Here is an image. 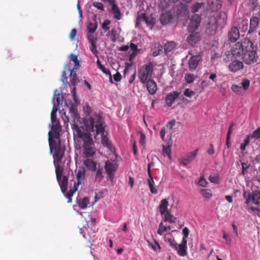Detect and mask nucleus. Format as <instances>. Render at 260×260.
Segmentation results:
<instances>
[{"label":"nucleus","mask_w":260,"mask_h":260,"mask_svg":"<svg viewBox=\"0 0 260 260\" xmlns=\"http://www.w3.org/2000/svg\"><path fill=\"white\" fill-rule=\"evenodd\" d=\"M148 245L154 251H157L158 249H160V246L159 243L156 241L154 240L153 243H151L150 242L148 241Z\"/></svg>","instance_id":"49"},{"label":"nucleus","mask_w":260,"mask_h":260,"mask_svg":"<svg viewBox=\"0 0 260 260\" xmlns=\"http://www.w3.org/2000/svg\"><path fill=\"white\" fill-rule=\"evenodd\" d=\"M85 173L86 171L84 168L78 170L76 175L77 182L75 183L74 186L78 188L79 186L82 184L85 179Z\"/></svg>","instance_id":"21"},{"label":"nucleus","mask_w":260,"mask_h":260,"mask_svg":"<svg viewBox=\"0 0 260 260\" xmlns=\"http://www.w3.org/2000/svg\"><path fill=\"white\" fill-rule=\"evenodd\" d=\"M98 22L95 16L93 21L89 22L87 24V30L89 33H93L98 28Z\"/></svg>","instance_id":"31"},{"label":"nucleus","mask_w":260,"mask_h":260,"mask_svg":"<svg viewBox=\"0 0 260 260\" xmlns=\"http://www.w3.org/2000/svg\"><path fill=\"white\" fill-rule=\"evenodd\" d=\"M169 205V202L167 199H162L160 201V205L158 206V210L161 215H164L166 213L167 211L168 207Z\"/></svg>","instance_id":"29"},{"label":"nucleus","mask_w":260,"mask_h":260,"mask_svg":"<svg viewBox=\"0 0 260 260\" xmlns=\"http://www.w3.org/2000/svg\"><path fill=\"white\" fill-rule=\"evenodd\" d=\"M164 238L165 242L168 243L172 248L175 250L177 249L178 244L176 242L174 237L172 236L171 233L167 234L165 236Z\"/></svg>","instance_id":"25"},{"label":"nucleus","mask_w":260,"mask_h":260,"mask_svg":"<svg viewBox=\"0 0 260 260\" xmlns=\"http://www.w3.org/2000/svg\"><path fill=\"white\" fill-rule=\"evenodd\" d=\"M75 127H76L75 129V134L78 138L82 139L85 135L88 134L82 131L77 125H76Z\"/></svg>","instance_id":"45"},{"label":"nucleus","mask_w":260,"mask_h":260,"mask_svg":"<svg viewBox=\"0 0 260 260\" xmlns=\"http://www.w3.org/2000/svg\"><path fill=\"white\" fill-rule=\"evenodd\" d=\"M174 15H175L177 19H181L183 17H186L187 12V7L185 5L180 4V5H176L173 7V9Z\"/></svg>","instance_id":"8"},{"label":"nucleus","mask_w":260,"mask_h":260,"mask_svg":"<svg viewBox=\"0 0 260 260\" xmlns=\"http://www.w3.org/2000/svg\"><path fill=\"white\" fill-rule=\"evenodd\" d=\"M250 138V136L247 135L246 138L244 140V142L242 143L240 146V149L242 151H243L246 150V147L249 144Z\"/></svg>","instance_id":"46"},{"label":"nucleus","mask_w":260,"mask_h":260,"mask_svg":"<svg viewBox=\"0 0 260 260\" xmlns=\"http://www.w3.org/2000/svg\"><path fill=\"white\" fill-rule=\"evenodd\" d=\"M153 71L154 64L152 61H148L141 66L138 72V76L140 82L145 84L147 80L152 77Z\"/></svg>","instance_id":"5"},{"label":"nucleus","mask_w":260,"mask_h":260,"mask_svg":"<svg viewBox=\"0 0 260 260\" xmlns=\"http://www.w3.org/2000/svg\"><path fill=\"white\" fill-rule=\"evenodd\" d=\"M204 5L203 3H197L194 4L191 7V11L192 13H196L199 11V10Z\"/></svg>","instance_id":"47"},{"label":"nucleus","mask_w":260,"mask_h":260,"mask_svg":"<svg viewBox=\"0 0 260 260\" xmlns=\"http://www.w3.org/2000/svg\"><path fill=\"white\" fill-rule=\"evenodd\" d=\"M155 45L157 46V47L158 48V50L154 51L153 52L152 55L153 56H156L160 54L159 52L161 51L162 49V46L159 44H155Z\"/></svg>","instance_id":"59"},{"label":"nucleus","mask_w":260,"mask_h":260,"mask_svg":"<svg viewBox=\"0 0 260 260\" xmlns=\"http://www.w3.org/2000/svg\"><path fill=\"white\" fill-rule=\"evenodd\" d=\"M179 95V93L177 91H173L168 93L166 97V105L168 107L172 105L173 102L177 99Z\"/></svg>","instance_id":"17"},{"label":"nucleus","mask_w":260,"mask_h":260,"mask_svg":"<svg viewBox=\"0 0 260 260\" xmlns=\"http://www.w3.org/2000/svg\"><path fill=\"white\" fill-rule=\"evenodd\" d=\"M202 59L200 55L192 56L189 60V70H195L198 66L199 61Z\"/></svg>","instance_id":"14"},{"label":"nucleus","mask_w":260,"mask_h":260,"mask_svg":"<svg viewBox=\"0 0 260 260\" xmlns=\"http://www.w3.org/2000/svg\"><path fill=\"white\" fill-rule=\"evenodd\" d=\"M113 79L116 82L120 81L121 79V75L119 72H117L113 75Z\"/></svg>","instance_id":"64"},{"label":"nucleus","mask_w":260,"mask_h":260,"mask_svg":"<svg viewBox=\"0 0 260 260\" xmlns=\"http://www.w3.org/2000/svg\"><path fill=\"white\" fill-rule=\"evenodd\" d=\"M197 78V76L191 73L186 74L184 76V79L188 84L193 83Z\"/></svg>","instance_id":"40"},{"label":"nucleus","mask_w":260,"mask_h":260,"mask_svg":"<svg viewBox=\"0 0 260 260\" xmlns=\"http://www.w3.org/2000/svg\"><path fill=\"white\" fill-rule=\"evenodd\" d=\"M250 136L251 139L260 138V127L255 130Z\"/></svg>","instance_id":"52"},{"label":"nucleus","mask_w":260,"mask_h":260,"mask_svg":"<svg viewBox=\"0 0 260 260\" xmlns=\"http://www.w3.org/2000/svg\"><path fill=\"white\" fill-rule=\"evenodd\" d=\"M244 68L243 62L239 60L232 61L228 66L229 70L232 72H236Z\"/></svg>","instance_id":"12"},{"label":"nucleus","mask_w":260,"mask_h":260,"mask_svg":"<svg viewBox=\"0 0 260 260\" xmlns=\"http://www.w3.org/2000/svg\"><path fill=\"white\" fill-rule=\"evenodd\" d=\"M94 181L95 182H97L98 183H100L101 181L104 178L103 175V169L100 166L98 167V168L96 169Z\"/></svg>","instance_id":"27"},{"label":"nucleus","mask_w":260,"mask_h":260,"mask_svg":"<svg viewBox=\"0 0 260 260\" xmlns=\"http://www.w3.org/2000/svg\"><path fill=\"white\" fill-rule=\"evenodd\" d=\"M55 166V173L56 179L58 182H59L62 176V173L63 171V167L59 165V164L54 163Z\"/></svg>","instance_id":"33"},{"label":"nucleus","mask_w":260,"mask_h":260,"mask_svg":"<svg viewBox=\"0 0 260 260\" xmlns=\"http://www.w3.org/2000/svg\"><path fill=\"white\" fill-rule=\"evenodd\" d=\"M187 247L182 246L180 245H178L177 249V253L178 255H179L181 256H186L187 254Z\"/></svg>","instance_id":"41"},{"label":"nucleus","mask_w":260,"mask_h":260,"mask_svg":"<svg viewBox=\"0 0 260 260\" xmlns=\"http://www.w3.org/2000/svg\"><path fill=\"white\" fill-rule=\"evenodd\" d=\"M245 51L242 54V59L247 64H251L257 61V47L248 38H245Z\"/></svg>","instance_id":"3"},{"label":"nucleus","mask_w":260,"mask_h":260,"mask_svg":"<svg viewBox=\"0 0 260 260\" xmlns=\"http://www.w3.org/2000/svg\"><path fill=\"white\" fill-rule=\"evenodd\" d=\"M176 48V44L174 42H169L164 45V50L166 53L172 52Z\"/></svg>","instance_id":"36"},{"label":"nucleus","mask_w":260,"mask_h":260,"mask_svg":"<svg viewBox=\"0 0 260 260\" xmlns=\"http://www.w3.org/2000/svg\"><path fill=\"white\" fill-rule=\"evenodd\" d=\"M247 192L246 191L244 192L243 193V197L246 199L245 202H244V204L246 205H248L250 202H252V201L250 198V196L249 194V193H248L247 196H246Z\"/></svg>","instance_id":"61"},{"label":"nucleus","mask_w":260,"mask_h":260,"mask_svg":"<svg viewBox=\"0 0 260 260\" xmlns=\"http://www.w3.org/2000/svg\"><path fill=\"white\" fill-rule=\"evenodd\" d=\"M200 40V34L198 32H191L187 38L188 43L191 45H193Z\"/></svg>","instance_id":"28"},{"label":"nucleus","mask_w":260,"mask_h":260,"mask_svg":"<svg viewBox=\"0 0 260 260\" xmlns=\"http://www.w3.org/2000/svg\"><path fill=\"white\" fill-rule=\"evenodd\" d=\"M221 7V5L219 3V2H211V9L212 12L217 11L218 9H219Z\"/></svg>","instance_id":"50"},{"label":"nucleus","mask_w":260,"mask_h":260,"mask_svg":"<svg viewBox=\"0 0 260 260\" xmlns=\"http://www.w3.org/2000/svg\"><path fill=\"white\" fill-rule=\"evenodd\" d=\"M167 231V228L165 226L162 222H160L159 224L158 229L157 231V233L160 235H162L163 233Z\"/></svg>","instance_id":"53"},{"label":"nucleus","mask_w":260,"mask_h":260,"mask_svg":"<svg viewBox=\"0 0 260 260\" xmlns=\"http://www.w3.org/2000/svg\"><path fill=\"white\" fill-rule=\"evenodd\" d=\"M184 95L187 97L190 98L195 93L193 91L190 90L188 88L185 89L183 93Z\"/></svg>","instance_id":"58"},{"label":"nucleus","mask_w":260,"mask_h":260,"mask_svg":"<svg viewBox=\"0 0 260 260\" xmlns=\"http://www.w3.org/2000/svg\"><path fill=\"white\" fill-rule=\"evenodd\" d=\"M105 169L110 180L111 181H113L114 178L115 173L117 170V166L115 164L107 161L105 162Z\"/></svg>","instance_id":"9"},{"label":"nucleus","mask_w":260,"mask_h":260,"mask_svg":"<svg viewBox=\"0 0 260 260\" xmlns=\"http://www.w3.org/2000/svg\"><path fill=\"white\" fill-rule=\"evenodd\" d=\"M227 16L224 12L210 15L206 24V32L209 36H214L217 32L218 26L223 27L226 24Z\"/></svg>","instance_id":"2"},{"label":"nucleus","mask_w":260,"mask_h":260,"mask_svg":"<svg viewBox=\"0 0 260 260\" xmlns=\"http://www.w3.org/2000/svg\"><path fill=\"white\" fill-rule=\"evenodd\" d=\"M83 141V147L89 146L91 145H94L93 141L91 138L89 134L85 135L84 137L82 139Z\"/></svg>","instance_id":"34"},{"label":"nucleus","mask_w":260,"mask_h":260,"mask_svg":"<svg viewBox=\"0 0 260 260\" xmlns=\"http://www.w3.org/2000/svg\"><path fill=\"white\" fill-rule=\"evenodd\" d=\"M110 23H111V21L107 19V20H105L102 23V28L104 30H105V31H107V30H109L110 27L108 26V25Z\"/></svg>","instance_id":"57"},{"label":"nucleus","mask_w":260,"mask_h":260,"mask_svg":"<svg viewBox=\"0 0 260 260\" xmlns=\"http://www.w3.org/2000/svg\"><path fill=\"white\" fill-rule=\"evenodd\" d=\"M77 203L78 206L80 208L84 209L87 208L88 205L89 204V199L87 197H85L81 200H79Z\"/></svg>","instance_id":"37"},{"label":"nucleus","mask_w":260,"mask_h":260,"mask_svg":"<svg viewBox=\"0 0 260 260\" xmlns=\"http://www.w3.org/2000/svg\"><path fill=\"white\" fill-rule=\"evenodd\" d=\"M83 164L88 170L91 171H95L96 169L98 168L96 162L90 158H86L84 160Z\"/></svg>","instance_id":"22"},{"label":"nucleus","mask_w":260,"mask_h":260,"mask_svg":"<svg viewBox=\"0 0 260 260\" xmlns=\"http://www.w3.org/2000/svg\"><path fill=\"white\" fill-rule=\"evenodd\" d=\"M209 180L212 183H218L219 178L217 176L210 175L209 177Z\"/></svg>","instance_id":"62"},{"label":"nucleus","mask_w":260,"mask_h":260,"mask_svg":"<svg viewBox=\"0 0 260 260\" xmlns=\"http://www.w3.org/2000/svg\"><path fill=\"white\" fill-rule=\"evenodd\" d=\"M241 84L244 90H246L249 87L250 81L248 79H244L242 81Z\"/></svg>","instance_id":"56"},{"label":"nucleus","mask_w":260,"mask_h":260,"mask_svg":"<svg viewBox=\"0 0 260 260\" xmlns=\"http://www.w3.org/2000/svg\"><path fill=\"white\" fill-rule=\"evenodd\" d=\"M74 69L70 70V74L69 75L70 76L72 77V79L71 80V83L72 85L76 86L79 82L78 78L77 77L76 73L74 72Z\"/></svg>","instance_id":"38"},{"label":"nucleus","mask_w":260,"mask_h":260,"mask_svg":"<svg viewBox=\"0 0 260 260\" xmlns=\"http://www.w3.org/2000/svg\"><path fill=\"white\" fill-rule=\"evenodd\" d=\"M78 187L74 185L73 189H70V190L67 192L66 194V197L69 199L68 202L71 203L72 202V197H73L75 192H76L78 190Z\"/></svg>","instance_id":"42"},{"label":"nucleus","mask_w":260,"mask_h":260,"mask_svg":"<svg viewBox=\"0 0 260 260\" xmlns=\"http://www.w3.org/2000/svg\"><path fill=\"white\" fill-rule=\"evenodd\" d=\"M95 153L94 145L83 147V154L86 158L93 157Z\"/></svg>","instance_id":"20"},{"label":"nucleus","mask_w":260,"mask_h":260,"mask_svg":"<svg viewBox=\"0 0 260 260\" xmlns=\"http://www.w3.org/2000/svg\"><path fill=\"white\" fill-rule=\"evenodd\" d=\"M92 6L101 11L104 10V5L101 2H95L92 3Z\"/></svg>","instance_id":"55"},{"label":"nucleus","mask_w":260,"mask_h":260,"mask_svg":"<svg viewBox=\"0 0 260 260\" xmlns=\"http://www.w3.org/2000/svg\"><path fill=\"white\" fill-rule=\"evenodd\" d=\"M173 18L172 13L171 11H167L160 15V21L162 24H167L172 20Z\"/></svg>","instance_id":"15"},{"label":"nucleus","mask_w":260,"mask_h":260,"mask_svg":"<svg viewBox=\"0 0 260 260\" xmlns=\"http://www.w3.org/2000/svg\"><path fill=\"white\" fill-rule=\"evenodd\" d=\"M91 44V46L90 47V49L93 54L96 55L98 54V50L96 49V46L95 45V42L90 43Z\"/></svg>","instance_id":"60"},{"label":"nucleus","mask_w":260,"mask_h":260,"mask_svg":"<svg viewBox=\"0 0 260 260\" xmlns=\"http://www.w3.org/2000/svg\"><path fill=\"white\" fill-rule=\"evenodd\" d=\"M51 133L49 132V143L51 152L54 150L53 157L54 159V162L60 164L61 159L64 155L65 149L61 147L60 140L56 143L51 137Z\"/></svg>","instance_id":"4"},{"label":"nucleus","mask_w":260,"mask_h":260,"mask_svg":"<svg viewBox=\"0 0 260 260\" xmlns=\"http://www.w3.org/2000/svg\"><path fill=\"white\" fill-rule=\"evenodd\" d=\"M238 25L241 32L245 33L248 28V20L247 19H242Z\"/></svg>","instance_id":"30"},{"label":"nucleus","mask_w":260,"mask_h":260,"mask_svg":"<svg viewBox=\"0 0 260 260\" xmlns=\"http://www.w3.org/2000/svg\"><path fill=\"white\" fill-rule=\"evenodd\" d=\"M69 113L70 116L73 118L74 123H75L76 120H78L80 118V115L77 110V106L74 104H71L69 108Z\"/></svg>","instance_id":"18"},{"label":"nucleus","mask_w":260,"mask_h":260,"mask_svg":"<svg viewBox=\"0 0 260 260\" xmlns=\"http://www.w3.org/2000/svg\"><path fill=\"white\" fill-rule=\"evenodd\" d=\"M232 90L236 94L240 95L242 94V88L241 86H238L236 84H234L231 87Z\"/></svg>","instance_id":"48"},{"label":"nucleus","mask_w":260,"mask_h":260,"mask_svg":"<svg viewBox=\"0 0 260 260\" xmlns=\"http://www.w3.org/2000/svg\"><path fill=\"white\" fill-rule=\"evenodd\" d=\"M141 21H144L147 24H151L152 23V20L145 13H141V14H138L136 19V26L138 27Z\"/></svg>","instance_id":"16"},{"label":"nucleus","mask_w":260,"mask_h":260,"mask_svg":"<svg viewBox=\"0 0 260 260\" xmlns=\"http://www.w3.org/2000/svg\"><path fill=\"white\" fill-rule=\"evenodd\" d=\"M71 60L75 63L74 68L72 69L77 70L80 66V60L78 59V56L73 53L70 54Z\"/></svg>","instance_id":"39"},{"label":"nucleus","mask_w":260,"mask_h":260,"mask_svg":"<svg viewBox=\"0 0 260 260\" xmlns=\"http://www.w3.org/2000/svg\"><path fill=\"white\" fill-rule=\"evenodd\" d=\"M245 39L242 42H238L235 43L232 47L231 53L235 57L242 56V54L245 51Z\"/></svg>","instance_id":"7"},{"label":"nucleus","mask_w":260,"mask_h":260,"mask_svg":"<svg viewBox=\"0 0 260 260\" xmlns=\"http://www.w3.org/2000/svg\"><path fill=\"white\" fill-rule=\"evenodd\" d=\"M104 2H108L112 6L111 11L114 14V18L117 20H120L121 18V14L119 8L115 4V0H103Z\"/></svg>","instance_id":"11"},{"label":"nucleus","mask_w":260,"mask_h":260,"mask_svg":"<svg viewBox=\"0 0 260 260\" xmlns=\"http://www.w3.org/2000/svg\"><path fill=\"white\" fill-rule=\"evenodd\" d=\"M198 152V149L187 154L186 157L182 158L180 160V163L185 166L193 161L197 156Z\"/></svg>","instance_id":"10"},{"label":"nucleus","mask_w":260,"mask_h":260,"mask_svg":"<svg viewBox=\"0 0 260 260\" xmlns=\"http://www.w3.org/2000/svg\"><path fill=\"white\" fill-rule=\"evenodd\" d=\"M162 152L164 155H167L169 158H171V148L169 146H163Z\"/></svg>","instance_id":"51"},{"label":"nucleus","mask_w":260,"mask_h":260,"mask_svg":"<svg viewBox=\"0 0 260 260\" xmlns=\"http://www.w3.org/2000/svg\"><path fill=\"white\" fill-rule=\"evenodd\" d=\"M85 125L90 131H95L96 135L101 134V142L105 147L111 151L114 148L111 141L104 135L105 125L102 113H94L90 116L85 121Z\"/></svg>","instance_id":"1"},{"label":"nucleus","mask_w":260,"mask_h":260,"mask_svg":"<svg viewBox=\"0 0 260 260\" xmlns=\"http://www.w3.org/2000/svg\"><path fill=\"white\" fill-rule=\"evenodd\" d=\"M259 19L256 16H252L250 20L249 29L248 34L253 32L258 25Z\"/></svg>","instance_id":"24"},{"label":"nucleus","mask_w":260,"mask_h":260,"mask_svg":"<svg viewBox=\"0 0 260 260\" xmlns=\"http://www.w3.org/2000/svg\"><path fill=\"white\" fill-rule=\"evenodd\" d=\"M97 65L98 66V68L105 74L109 75V80L110 82L112 83H113V81L112 79V76L110 73V71L106 69L105 67L102 65L100 62V61L98 59L96 61Z\"/></svg>","instance_id":"35"},{"label":"nucleus","mask_w":260,"mask_h":260,"mask_svg":"<svg viewBox=\"0 0 260 260\" xmlns=\"http://www.w3.org/2000/svg\"><path fill=\"white\" fill-rule=\"evenodd\" d=\"M165 221H168L169 223H174L175 222V218L169 212H167L165 214Z\"/></svg>","instance_id":"44"},{"label":"nucleus","mask_w":260,"mask_h":260,"mask_svg":"<svg viewBox=\"0 0 260 260\" xmlns=\"http://www.w3.org/2000/svg\"><path fill=\"white\" fill-rule=\"evenodd\" d=\"M61 191L64 193L67 189L68 184V178L66 176H62L59 182H58Z\"/></svg>","instance_id":"32"},{"label":"nucleus","mask_w":260,"mask_h":260,"mask_svg":"<svg viewBox=\"0 0 260 260\" xmlns=\"http://www.w3.org/2000/svg\"><path fill=\"white\" fill-rule=\"evenodd\" d=\"M228 37L231 42H236L240 37L239 28L236 26L232 27L228 32Z\"/></svg>","instance_id":"13"},{"label":"nucleus","mask_w":260,"mask_h":260,"mask_svg":"<svg viewBox=\"0 0 260 260\" xmlns=\"http://www.w3.org/2000/svg\"><path fill=\"white\" fill-rule=\"evenodd\" d=\"M145 83L149 93L151 95L154 94L157 90V85L156 82L153 80L150 79L147 80Z\"/></svg>","instance_id":"19"},{"label":"nucleus","mask_w":260,"mask_h":260,"mask_svg":"<svg viewBox=\"0 0 260 260\" xmlns=\"http://www.w3.org/2000/svg\"><path fill=\"white\" fill-rule=\"evenodd\" d=\"M139 133L140 134V143L142 145H144L145 144L146 136H145V134L142 132H140Z\"/></svg>","instance_id":"63"},{"label":"nucleus","mask_w":260,"mask_h":260,"mask_svg":"<svg viewBox=\"0 0 260 260\" xmlns=\"http://www.w3.org/2000/svg\"><path fill=\"white\" fill-rule=\"evenodd\" d=\"M57 111V108L54 105L53 107V109L51 113V120L52 124L55 123L57 121L56 118V112Z\"/></svg>","instance_id":"43"},{"label":"nucleus","mask_w":260,"mask_h":260,"mask_svg":"<svg viewBox=\"0 0 260 260\" xmlns=\"http://www.w3.org/2000/svg\"><path fill=\"white\" fill-rule=\"evenodd\" d=\"M201 17L198 14H194L189 20L187 29L189 32H194L199 27L201 22Z\"/></svg>","instance_id":"6"},{"label":"nucleus","mask_w":260,"mask_h":260,"mask_svg":"<svg viewBox=\"0 0 260 260\" xmlns=\"http://www.w3.org/2000/svg\"><path fill=\"white\" fill-rule=\"evenodd\" d=\"M52 130L53 131L52 132V136L51 135V137H54L55 139H57L59 140V132L61 130V126L59 123L58 121H56L55 123L52 124ZM51 135L52 134V132Z\"/></svg>","instance_id":"23"},{"label":"nucleus","mask_w":260,"mask_h":260,"mask_svg":"<svg viewBox=\"0 0 260 260\" xmlns=\"http://www.w3.org/2000/svg\"><path fill=\"white\" fill-rule=\"evenodd\" d=\"M248 193L252 202L256 205H260V191L256 190Z\"/></svg>","instance_id":"26"},{"label":"nucleus","mask_w":260,"mask_h":260,"mask_svg":"<svg viewBox=\"0 0 260 260\" xmlns=\"http://www.w3.org/2000/svg\"><path fill=\"white\" fill-rule=\"evenodd\" d=\"M202 192L203 196L206 199H209L212 197L211 190L209 189H202Z\"/></svg>","instance_id":"54"}]
</instances>
